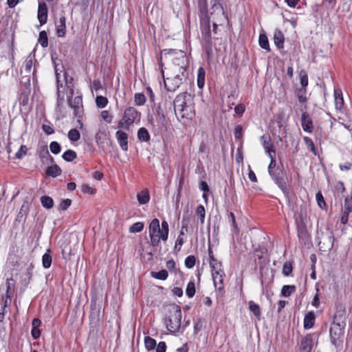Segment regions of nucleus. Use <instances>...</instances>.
I'll return each mask as SVG.
<instances>
[{
	"label": "nucleus",
	"mask_w": 352,
	"mask_h": 352,
	"mask_svg": "<svg viewBox=\"0 0 352 352\" xmlns=\"http://www.w3.org/2000/svg\"><path fill=\"white\" fill-rule=\"evenodd\" d=\"M80 138V132L76 129H72L68 132V138L72 142L78 141Z\"/></svg>",
	"instance_id": "79ce46f5"
},
{
	"label": "nucleus",
	"mask_w": 352,
	"mask_h": 352,
	"mask_svg": "<svg viewBox=\"0 0 352 352\" xmlns=\"http://www.w3.org/2000/svg\"><path fill=\"white\" fill-rule=\"evenodd\" d=\"M268 156L271 160L270 163L268 166V172L270 173L271 170H275L277 167H276L275 154H272Z\"/></svg>",
	"instance_id": "0e129e2a"
},
{
	"label": "nucleus",
	"mask_w": 352,
	"mask_h": 352,
	"mask_svg": "<svg viewBox=\"0 0 352 352\" xmlns=\"http://www.w3.org/2000/svg\"><path fill=\"white\" fill-rule=\"evenodd\" d=\"M38 43L43 47H46L48 45L47 35L45 31L39 32Z\"/></svg>",
	"instance_id": "37998d69"
},
{
	"label": "nucleus",
	"mask_w": 352,
	"mask_h": 352,
	"mask_svg": "<svg viewBox=\"0 0 352 352\" xmlns=\"http://www.w3.org/2000/svg\"><path fill=\"white\" fill-rule=\"evenodd\" d=\"M14 287H15V281L12 278H8L6 280V285H1L0 286V290L6 289V296H4V300H7V301L11 302L12 298L14 294Z\"/></svg>",
	"instance_id": "6e6552de"
},
{
	"label": "nucleus",
	"mask_w": 352,
	"mask_h": 352,
	"mask_svg": "<svg viewBox=\"0 0 352 352\" xmlns=\"http://www.w3.org/2000/svg\"><path fill=\"white\" fill-rule=\"evenodd\" d=\"M143 228L144 223L142 222H136L129 228V232L131 233H138L140 232Z\"/></svg>",
	"instance_id": "c03bdc74"
},
{
	"label": "nucleus",
	"mask_w": 352,
	"mask_h": 352,
	"mask_svg": "<svg viewBox=\"0 0 352 352\" xmlns=\"http://www.w3.org/2000/svg\"><path fill=\"white\" fill-rule=\"evenodd\" d=\"M108 100L106 97L98 96L96 98V104L98 108H104L107 106Z\"/></svg>",
	"instance_id": "09e8293b"
},
{
	"label": "nucleus",
	"mask_w": 352,
	"mask_h": 352,
	"mask_svg": "<svg viewBox=\"0 0 352 352\" xmlns=\"http://www.w3.org/2000/svg\"><path fill=\"white\" fill-rule=\"evenodd\" d=\"M315 314L313 311L308 312L304 318V328L306 329H311L314 325Z\"/></svg>",
	"instance_id": "412c9836"
},
{
	"label": "nucleus",
	"mask_w": 352,
	"mask_h": 352,
	"mask_svg": "<svg viewBox=\"0 0 352 352\" xmlns=\"http://www.w3.org/2000/svg\"><path fill=\"white\" fill-rule=\"evenodd\" d=\"M51 251L50 249L42 256V265L45 269L50 267L52 262V258L51 255Z\"/></svg>",
	"instance_id": "393cba45"
},
{
	"label": "nucleus",
	"mask_w": 352,
	"mask_h": 352,
	"mask_svg": "<svg viewBox=\"0 0 352 352\" xmlns=\"http://www.w3.org/2000/svg\"><path fill=\"white\" fill-rule=\"evenodd\" d=\"M66 32V18L61 16L59 19V24L56 26V33L58 37H63Z\"/></svg>",
	"instance_id": "6ab92c4d"
},
{
	"label": "nucleus",
	"mask_w": 352,
	"mask_h": 352,
	"mask_svg": "<svg viewBox=\"0 0 352 352\" xmlns=\"http://www.w3.org/2000/svg\"><path fill=\"white\" fill-rule=\"evenodd\" d=\"M295 291L296 287L294 285H284L281 289V294L284 297H289Z\"/></svg>",
	"instance_id": "4c0bfd02"
},
{
	"label": "nucleus",
	"mask_w": 352,
	"mask_h": 352,
	"mask_svg": "<svg viewBox=\"0 0 352 352\" xmlns=\"http://www.w3.org/2000/svg\"><path fill=\"white\" fill-rule=\"evenodd\" d=\"M344 336V331L338 323L333 324L330 329V337L331 343L336 346L338 342L341 341V338Z\"/></svg>",
	"instance_id": "0eeeda50"
},
{
	"label": "nucleus",
	"mask_w": 352,
	"mask_h": 352,
	"mask_svg": "<svg viewBox=\"0 0 352 352\" xmlns=\"http://www.w3.org/2000/svg\"><path fill=\"white\" fill-rule=\"evenodd\" d=\"M144 345L148 351H151L156 346V341L150 336H146L144 338Z\"/></svg>",
	"instance_id": "e433bc0d"
},
{
	"label": "nucleus",
	"mask_w": 352,
	"mask_h": 352,
	"mask_svg": "<svg viewBox=\"0 0 352 352\" xmlns=\"http://www.w3.org/2000/svg\"><path fill=\"white\" fill-rule=\"evenodd\" d=\"M138 138L140 142H147L150 140V135L148 130L142 127L138 131Z\"/></svg>",
	"instance_id": "c85d7f7f"
},
{
	"label": "nucleus",
	"mask_w": 352,
	"mask_h": 352,
	"mask_svg": "<svg viewBox=\"0 0 352 352\" xmlns=\"http://www.w3.org/2000/svg\"><path fill=\"white\" fill-rule=\"evenodd\" d=\"M182 229H181L180 233H179V236H178V237L177 239V245H179V250H180L182 245L185 242V240H184V232H187L188 231L187 224L184 223V220H182Z\"/></svg>",
	"instance_id": "a878e982"
},
{
	"label": "nucleus",
	"mask_w": 352,
	"mask_h": 352,
	"mask_svg": "<svg viewBox=\"0 0 352 352\" xmlns=\"http://www.w3.org/2000/svg\"><path fill=\"white\" fill-rule=\"evenodd\" d=\"M61 173L62 170L56 164L48 166L46 170V175L52 177H56L60 175Z\"/></svg>",
	"instance_id": "b1692460"
},
{
	"label": "nucleus",
	"mask_w": 352,
	"mask_h": 352,
	"mask_svg": "<svg viewBox=\"0 0 352 352\" xmlns=\"http://www.w3.org/2000/svg\"><path fill=\"white\" fill-rule=\"evenodd\" d=\"M274 43L278 49L283 48L284 35L280 30H276L274 34Z\"/></svg>",
	"instance_id": "4be33fe9"
},
{
	"label": "nucleus",
	"mask_w": 352,
	"mask_h": 352,
	"mask_svg": "<svg viewBox=\"0 0 352 352\" xmlns=\"http://www.w3.org/2000/svg\"><path fill=\"white\" fill-rule=\"evenodd\" d=\"M205 69L200 67L197 71V86L199 89L203 88L205 85Z\"/></svg>",
	"instance_id": "bb28decb"
},
{
	"label": "nucleus",
	"mask_w": 352,
	"mask_h": 352,
	"mask_svg": "<svg viewBox=\"0 0 352 352\" xmlns=\"http://www.w3.org/2000/svg\"><path fill=\"white\" fill-rule=\"evenodd\" d=\"M313 341L310 336H305L300 341V350L301 352H311Z\"/></svg>",
	"instance_id": "dca6fc26"
},
{
	"label": "nucleus",
	"mask_w": 352,
	"mask_h": 352,
	"mask_svg": "<svg viewBox=\"0 0 352 352\" xmlns=\"http://www.w3.org/2000/svg\"><path fill=\"white\" fill-rule=\"evenodd\" d=\"M212 276L215 288L218 290L223 289V280L226 276L224 271L212 272Z\"/></svg>",
	"instance_id": "f8f14e48"
},
{
	"label": "nucleus",
	"mask_w": 352,
	"mask_h": 352,
	"mask_svg": "<svg viewBox=\"0 0 352 352\" xmlns=\"http://www.w3.org/2000/svg\"><path fill=\"white\" fill-rule=\"evenodd\" d=\"M2 304L0 305V322H3L5 318L6 308L8 305V301L4 300V296L2 295Z\"/></svg>",
	"instance_id": "de8ad7c7"
},
{
	"label": "nucleus",
	"mask_w": 352,
	"mask_h": 352,
	"mask_svg": "<svg viewBox=\"0 0 352 352\" xmlns=\"http://www.w3.org/2000/svg\"><path fill=\"white\" fill-rule=\"evenodd\" d=\"M50 148L52 153L57 155L60 152L61 147L58 142L53 141L50 144Z\"/></svg>",
	"instance_id": "603ef678"
},
{
	"label": "nucleus",
	"mask_w": 352,
	"mask_h": 352,
	"mask_svg": "<svg viewBox=\"0 0 352 352\" xmlns=\"http://www.w3.org/2000/svg\"><path fill=\"white\" fill-rule=\"evenodd\" d=\"M195 294V285L193 280H190L186 286V294L188 298H192Z\"/></svg>",
	"instance_id": "58836bf2"
},
{
	"label": "nucleus",
	"mask_w": 352,
	"mask_h": 352,
	"mask_svg": "<svg viewBox=\"0 0 352 352\" xmlns=\"http://www.w3.org/2000/svg\"><path fill=\"white\" fill-rule=\"evenodd\" d=\"M72 204V201L69 199H65L61 201L59 204L58 209L60 210H66Z\"/></svg>",
	"instance_id": "13d9d810"
},
{
	"label": "nucleus",
	"mask_w": 352,
	"mask_h": 352,
	"mask_svg": "<svg viewBox=\"0 0 352 352\" xmlns=\"http://www.w3.org/2000/svg\"><path fill=\"white\" fill-rule=\"evenodd\" d=\"M56 76L57 81V104L59 105L60 102H63L64 98L60 96V86H62V85L60 84L59 74L57 73V71H56Z\"/></svg>",
	"instance_id": "3c124183"
},
{
	"label": "nucleus",
	"mask_w": 352,
	"mask_h": 352,
	"mask_svg": "<svg viewBox=\"0 0 352 352\" xmlns=\"http://www.w3.org/2000/svg\"><path fill=\"white\" fill-rule=\"evenodd\" d=\"M203 41L208 58H210L212 54V47L210 32H208L203 35Z\"/></svg>",
	"instance_id": "2eb2a0df"
},
{
	"label": "nucleus",
	"mask_w": 352,
	"mask_h": 352,
	"mask_svg": "<svg viewBox=\"0 0 352 352\" xmlns=\"http://www.w3.org/2000/svg\"><path fill=\"white\" fill-rule=\"evenodd\" d=\"M227 221L230 223L234 230L235 233H239V229L236 222L234 214L232 212H228L226 217Z\"/></svg>",
	"instance_id": "f704fd0d"
},
{
	"label": "nucleus",
	"mask_w": 352,
	"mask_h": 352,
	"mask_svg": "<svg viewBox=\"0 0 352 352\" xmlns=\"http://www.w3.org/2000/svg\"><path fill=\"white\" fill-rule=\"evenodd\" d=\"M179 71V74L175 75L173 78H167L166 80H164L165 86L168 91H175L182 84L183 80L186 79V67H180Z\"/></svg>",
	"instance_id": "7ed1b4c3"
},
{
	"label": "nucleus",
	"mask_w": 352,
	"mask_h": 352,
	"mask_svg": "<svg viewBox=\"0 0 352 352\" xmlns=\"http://www.w3.org/2000/svg\"><path fill=\"white\" fill-rule=\"evenodd\" d=\"M62 157L65 161L69 162L77 157V154L74 151L69 149L63 153Z\"/></svg>",
	"instance_id": "473e14b6"
},
{
	"label": "nucleus",
	"mask_w": 352,
	"mask_h": 352,
	"mask_svg": "<svg viewBox=\"0 0 352 352\" xmlns=\"http://www.w3.org/2000/svg\"><path fill=\"white\" fill-rule=\"evenodd\" d=\"M166 344L165 342H160L156 348V352H166Z\"/></svg>",
	"instance_id": "774afa93"
},
{
	"label": "nucleus",
	"mask_w": 352,
	"mask_h": 352,
	"mask_svg": "<svg viewBox=\"0 0 352 352\" xmlns=\"http://www.w3.org/2000/svg\"><path fill=\"white\" fill-rule=\"evenodd\" d=\"M47 6L45 2H39L38 8L37 18L41 25L47 23Z\"/></svg>",
	"instance_id": "9b49d317"
},
{
	"label": "nucleus",
	"mask_w": 352,
	"mask_h": 352,
	"mask_svg": "<svg viewBox=\"0 0 352 352\" xmlns=\"http://www.w3.org/2000/svg\"><path fill=\"white\" fill-rule=\"evenodd\" d=\"M28 148L25 145H21L19 151L16 153V158L22 159L27 153Z\"/></svg>",
	"instance_id": "6e6d98bb"
},
{
	"label": "nucleus",
	"mask_w": 352,
	"mask_h": 352,
	"mask_svg": "<svg viewBox=\"0 0 352 352\" xmlns=\"http://www.w3.org/2000/svg\"><path fill=\"white\" fill-rule=\"evenodd\" d=\"M316 201H317V204L318 205V206L323 209L325 208L326 206V203L324 201V197H323V195L321 193V192H318L316 195Z\"/></svg>",
	"instance_id": "864d4df0"
},
{
	"label": "nucleus",
	"mask_w": 352,
	"mask_h": 352,
	"mask_svg": "<svg viewBox=\"0 0 352 352\" xmlns=\"http://www.w3.org/2000/svg\"><path fill=\"white\" fill-rule=\"evenodd\" d=\"M81 190L84 193H88L90 195H93L95 192L94 189L87 184H83L81 186Z\"/></svg>",
	"instance_id": "338daca9"
},
{
	"label": "nucleus",
	"mask_w": 352,
	"mask_h": 352,
	"mask_svg": "<svg viewBox=\"0 0 352 352\" xmlns=\"http://www.w3.org/2000/svg\"><path fill=\"white\" fill-rule=\"evenodd\" d=\"M248 305L250 311L258 320H260L261 316V311L259 305L252 300L248 302Z\"/></svg>",
	"instance_id": "5701e85b"
},
{
	"label": "nucleus",
	"mask_w": 352,
	"mask_h": 352,
	"mask_svg": "<svg viewBox=\"0 0 352 352\" xmlns=\"http://www.w3.org/2000/svg\"><path fill=\"white\" fill-rule=\"evenodd\" d=\"M140 113L135 107H129L126 108L124 112L122 120L119 122L118 128L129 130L132 124L139 119Z\"/></svg>",
	"instance_id": "f03ea898"
},
{
	"label": "nucleus",
	"mask_w": 352,
	"mask_h": 352,
	"mask_svg": "<svg viewBox=\"0 0 352 352\" xmlns=\"http://www.w3.org/2000/svg\"><path fill=\"white\" fill-rule=\"evenodd\" d=\"M261 141L267 155L275 154V150L273 148L271 139L269 136L262 135L261 137Z\"/></svg>",
	"instance_id": "4468645a"
},
{
	"label": "nucleus",
	"mask_w": 352,
	"mask_h": 352,
	"mask_svg": "<svg viewBox=\"0 0 352 352\" xmlns=\"http://www.w3.org/2000/svg\"><path fill=\"white\" fill-rule=\"evenodd\" d=\"M198 8L202 14H206L208 12V2L207 0H197Z\"/></svg>",
	"instance_id": "8fccbe9b"
},
{
	"label": "nucleus",
	"mask_w": 352,
	"mask_h": 352,
	"mask_svg": "<svg viewBox=\"0 0 352 352\" xmlns=\"http://www.w3.org/2000/svg\"><path fill=\"white\" fill-rule=\"evenodd\" d=\"M318 292H319V289L317 287L316 288V294L314 296L313 300L311 302L312 306H314L316 308H318L320 306V300H319Z\"/></svg>",
	"instance_id": "69168bd1"
},
{
	"label": "nucleus",
	"mask_w": 352,
	"mask_h": 352,
	"mask_svg": "<svg viewBox=\"0 0 352 352\" xmlns=\"http://www.w3.org/2000/svg\"><path fill=\"white\" fill-rule=\"evenodd\" d=\"M209 264L211 268L212 273L223 271L222 268L221 262L218 261L217 259L209 261Z\"/></svg>",
	"instance_id": "2f4dec72"
},
{
	"label": "nucleus",
	"mask_w": 352,
	"mask_h": 352,
	"mask_svg": "<svg viewBox=\"0 0 352 352\" xmlns=\"http://www.w3.org/2000/svg\"><path fill=\"white\" fill-rule=\"evenodd\" d=\"M74 90L71 89L69 95L67 97V102L71 108L74 110V114L76 117H81L83 112L82 98L80 96H76L72 99Z\"/></svg>",
	"instance_id": "423d86ee"
},
{
	"label": "nucleus",
	"mask_w": 352,
	"mask_h": 352,
	"mask_svg": "<svg viewBox=\"0 0 352 352\" xmlns=\"http://www.w3.org/2000/svg\"><path fill=\"white\" fill-rule=\"evenodd\" d=\"M33 65V57L30 55L25 59L23 68L26 73H30Z\"/></svg>",
	"instance_id": "a19ab883"
},
{
	"label": "nucleus",
	"mask_w": 352,
	"mask_h": 352,
	"mask_svg": "<svg viewBox=\"0 0 352 352\" xmlns=\"http://www.w3.org/2000/svg\"><path fill=\"white\" fill-rule=\"evenodd\" d=\"M168 223L166 221H162L159 231H157L154 235H150L151 243L152 246H157L160 240L166 241L168 236Z\"/></svg>",
	"instance_id": "39448f33"
},
{
	"label": "nucleus",
	"mask_w": 352,
	"mask_h": 352,
	"mask_svg": "<svg viewBox=\"0 0 352 352\" xmlns=\"http://www.w3.org/2000/svg\"><path fill=\"white\" fill-rule=\"evenodd\" d=\"M101 117L107 123H111L112 122L113 116L108 111H102L101 112Z\"/></svg>",
	"instance_id": "e2e57ef3"
},
{
	"label": "nucleus",
	"mask_w": 352,
	"mask_h": 352,
	"mask_svg": "<svg viewBox=\"0 0 352 352\" xmlns=\"http://www.w3.org/2000/svg\"><path fill=\"white\" fill-rule=\"evenodd\" d=\"M41 202L43 207L50 209L54 206V200L52 197L43 195L41 197Z\"/></svg>",
	"instance_id": "c756f323"
},
{
	"label": "nucleus",
	"mask_w": 352,
	"mask_h": 352,
	"mask_svg": "<svg viewBox=\"0 0 352 352\" xmlns=\"http://www.w3.org/2000/svg\"><path fill=\"white\" fill-rule=\"evenodd\" d=\"M176 117L179 121L182 120H190L195 116L192 107L190 105L182 108L179 111L175 112Z\"/></svg>",
	"instance_id": "9d476101"
},
{
	"label": "nucleus",
	"mask_w": 352,
	"mask_h": 352,
	"mask_svg": "<svg viewBox=\"0 0 352 352\" xmlns=\"http://www.w3.org/2000/svg\"><path fill=\"white\" fill-rule=\"evenodd\" d=\"M116 137L121 148L126 151L128 150V135L119 130L116 133Z\"/></svg>",
	"instance_id": "ddd939ff"
},
{
	"label": "nucleus",
	"mask_w": 352,
	"mask_h": 352,
	"mask_svg": "<svg viewBox=\"0 0 352 352\" xmlns=\"http://www.w3.org/2000/svg\"><path fill=\"white\" fill-rule=\"evenodd\" d=\"M134 101L138 106L144 105L146 102V96L144 94L136 93L134 96Z\"/></svg>",
	"instance_id": "ea45409f"
},
{
	"label": "nucleus",
	"mask_w": 352,
	"mask_h": 352,
	"mask_svg": "<svg viewBox=\"0 0 352 352\" xmlns=\"http://www.w3.org/2000/svg\"><path fill=\"white\" fill-rule=\"evenodd\" d=\"M350 212H352V210H349L344 204V210L342 214L340 222L342 224H346L348 222L349 220V214Z\"/></svg>",
	"instance_id": "bf43d9fd"
},
{
	"label": "nucleus",
	"mask_w": 352,
	"mask_h": 352,
	"mask_svg": "<svg viewBox=\"0 0 352 352\" xmlns=\"http://www.w3.org/2000/svg\"><path fill=\"white\" fill-rule=\"evenodd\" d=\"M196 214L199 217L201 223L204 224L205 221L206 211L204 207L202 205H199L197 207Z\"/></svg>",
	"instance_id": "a18cd8bd"
},
{
	"label": "nucleus",
	"mask_w": 352,
	"mask_h": 352,
	"mask_svg": "<svg viewBox=\"0 0 352 352\" xmlns=\"http://www.w3.org/2000/svg\"><path fill=\"white\" fill-rule=\"evenodd\" d=\"M168 274L166 270H162L159 272H152L151 276L159 280H164L168 278Z\"/></svg>",
	"instance_id": "c9c22d12"
},
{
	"label": "nucleus",
	"mask_w": 352,
	"mask_h": 352,
	"mask_svg": "<svg viewBox=\"0 0 352 352\" xmlns=\"http://www.w3.org/2000/svg\"><path fill=\"white\" fill-rule=\"evenodd\" d=\"M160 227V221L155 218L153 219L150 224H149V227H148V231H149V236L150 235H154V234L157 232V231H159V228Z\"/></svg>",
	"instance_id": "7c9ffc66"
},
{
	"label": "nucleus",
	"mask_w": 352,
	"mask_h": 352,
	"mask_svg": "<svg viewBox=\"0 0 352 352\" xmlns=\"http://www.w3.org/2000/svg\"><path fill=\"white\" fill-rule=\"evenodd\" d=\"M258 43L261 48L265 50L267 52L270 51V47L268 41V38L265 34H261L258 38Z\"/></svg>",
	"instance_id": "cd10ccee"
},
{
	"label": "nucleus",
	"mask_w": 352,
	"mask_h": 352,
	"mask_svg": "<svg viewBox=\"0 0 352 352\" xmlns=\"http://www.w3.org/2000/svg\"><path fill=\"white\" fill-rule=\"evenodd\" d=\"M335 107L337 111H341L344 106V99L341 90H334Z\"/></svg>",
	"instance_id": "a211bd4d"
},
{
	"label": "nucleus",
	"mask_w": 352,
	"mask_h": 352,
	"mask_svg": "<svg viewBox=\"0 0 352 352\" xmlns=\"http://www.w3.org/2000/svg\"><path fill=\"white\" fill-rule=\"evenodd\" d=\"M190 97V96L187 93H182L178 94L173 102L175 112L188 106L187 104V98Z\"/></svg>",
	"instance_id": "1a4fd4ad"
},
{
	"label": "nucleus",
	"mask_w": 352,
	"mask_h": 352,
	"mask_svg": "<svg viewBox=\"0 0 352 352\" xmlns=\"http://www.w3.org/2000/svg\"><path fill=\"white\" fill-rule=\"evenodd\" d=\"M301 125L303 130L308 133H311L313 131V123L309 116L303 113L301 118Z\"/></svg>",
	"instance_id": "f3484780"
},
{
	"label": "nucleus",
	"mask_w": 352,
	"mask_h": 352,
	"mask_svg": "<svg viewBox=\"0 0 352 352\" xmlns=\"http://www.w3.org/2000/svg\"><path fill=\"white\" fill-rule=\"evenodd\" d=\"M297 96L298 101L300 103H305L307 102V96H306V89H300L298 91Z\"/></svg>",
	"instance_id": "5fc2aeb1"
},
{
	"label": "nucleus",
	"mask_w": 352,
	"mask_h": 352,
	"mask_svg": "<svg viewBox=\"0 0 352 352\" xmlns=\"http://www.w3.org/2000/svg\"><path fill=\"white\" fill-rule=\"evenodd\" d=\"M182 311L177 307L175 313L165 320L168 331L170 333H177L181 327Z\"/></svg>",
	"instance_id": "20e7f679"
},
{
	"label": "nucleus",
	"mask_w": 352,
	"mask_h": 352,
	"mask_svg": "<svg viewBox=\"0 0 352 352\" xmlns=\"http://www.w3.org/2000/svg\"><path fill=\"white\" fill-rule=\"evenodd\" d=\"M300 85L302 87V89H305V87L308 85V76L305 72H301L300 74Z\"/></svg>",
	"instance_id": "680f3d73"
},
{
	"label": "nucleus",
	"mask_w": 352,
	"mask_h": 352,
	"mask_svg": "<svg viewBox=\"0 0 352 352\" xmlns=\"http://www.w3.org/2000/svg\"><path fill=\"white\" fill-rule=\"evenodd\" d=\"M137 199L140 205L146 204L150 201V195L147 189H143L137 194Z\"/></svg>",
	"instance_id": "aec40b11"
},
{
	"label": "nucleus",
	"mask_w": 352,
	"mask_h": 352,
	"mask_svg": "<svg viewBox=\"0 0 352 352\" xmlns=\"http://www.w3.org/2000/svg\"><path fill=\"white\" fill-rule=\"evenodd\" d=\"M269 174L285 196L289 198V190L287 186V178L285 172L282 168L277 167L275 170H271Z\"/></svg>",
	"instance_id": "f257e3e1"
},
{
	"label": "nucleus",
	"mask_w": 352,
	"mask_h": 352,
	"mask_svg": "<svg viewBox=\"0 0 352 352\" xmlns=\"http://www.w3.org/2000/svg\"><path fill=\"white\" fill-rule=\"evenodd\" d=\"M292 272V265L291 263H286L284 264L283 267V274L286 276H289Z\"/></svg>",
	"instance_id": "052dcab7"
},
{
	"label": "nucleus",
	"mask_w": 352,
	"mask_h": 352,
	"mask_svg": "<svg viewBox=\"0 0 352 352\" xmlns=\"http://www.w3.org/2000/svg\"><path fill=\"white\" fill-rule=\"evenodd\" d=\"M303 140H304V142H305V144L307 145V148L311 151H312L314 154H316L315 145H314L313 140L309 137H304Z\"/></svg>",
	"instance_id": "4d7b16f0"
},
{
	"label": "nucleus",
	"mask_w": 352,
	"mask_h": 352,
	"mask_svg": "<svg viewBox=\"0 0 352 352\" xmlns=\"http://www.w3.org/2000/svg\"><path fill=\"white\" fill-rule=\"evenodd\" d=\"M196 262V258L193 255L188 256L184 261V264L186 268L191 269L192 268Z\"/></svg>",
	"instance_id": "49530a36"
},
{
	"label": "nucleus",
	"mask_w": 352,
	"mask_h": 352,
	"mask_svg": "<svg viewBox=\"0 0 352 352\" xmlns=\"http://www.w3.org/2000/svg\"><path fill=\"white\" fill-rule=\"evenodd\" d=\"M107 137V132L105 129L100 128L98 133L96 134L95 138L96 143L98 146L103 143L104 138Z\"/></svg>",
	"instance_id": "72a5a7b5"
}]
</instances>
